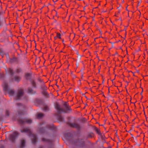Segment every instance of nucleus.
I'll use <instances>...</instances> for the list:
<instances>
[{
    "label": "nucleus",
    "mask_w": 148,
    "mask_h": 148,
    "mask_svg": "<svg viewBox=\"0 0 148 148\" xmlns=\"http://www.w3.org/2000/svg\"><path fill=\"white\" fill-rule=\"evenodd\" d=\"M128 5L126 7V10L128 11V17H129V11L127 9V7H128Z\"/></svg>",
    "instance_id": "obj_33"
},
{
    "label": "nucleus",
    "mask_w": 148,
    "mask_h": 148,
    "mask_svg": "<svg viewBox=\"0 0 148 148\" xmlns=\"http://www.w3.org/2000/svg\"><path fill=\"white\" fill-rule=\"evenodd\" d=\"M141 88L142 89V91L140 93V95H141L142 96V93H143V88Z\"/></svg>",
    "instance_id": "obj_40"
},
{
    "label": "nucleus",
    "mask_w": 148,
    "mask_h": 148,
    "mask_svg": "<svg viewBox=\"0 0 148 148\" xmlns=\"http://www.w3.org/2000/svg\"><path fill=\"white\" fill-rule=\"evenodd\" d=\"M17 105L18 108L22 110L23 109H24L26 107L25 105L19 103H17Z\"/></svg>",
    "instance_id": "obj_12"
},
{
    "label": "nucleus",
    "mask_w": 148,
    "mask_h": 148,
    "mask_svg": "<svg viewBox=\"0 0 148 148\" xmlns=\"http://www.w3.org/2000/svg\"><path fill=\"white\" fill-rule=\"evenodd\" d=\"M94 130H95L96 132L99 135H101V133L100 132V130L98 128L96 127H95L94 128Z\"/></svg>",
    "instance_id": "obj_16"
},
{
    "label": "nucleus",
    "mask_w": 148,
    "mask_h": 148,
    "mask_svg": "<svg viewBox=\"0 0 148 148\" xmlns=\"http://www.w3.org/2000/svg\"><path fill=\"white\" fill-rule=\"evenodd\" d=\"M20 131L21 132L26 133L28 136H31V139L33 143L34 144L36 142L37 139V136L35 134L32 133L29 128H23L21 129Z\"/></svg>",
    "instance_id": "obj_1"
},
{
    "label": "nucleus",
    "mask_w": 148,
    "mask_h": 148,
    "mask_svg": "<svg viewBox=\"0 0 148 148\" xmlns=\"http://www.w3.org/2000/svg\"><path fill=\"white\" fill-rule=\"evenodd\" d=\"M74 147L79 148H84L86 147L85 142L82 139H77L74 140L73 143Z\"/></svg>",
    "instance_id": "obj_3"
},
{
    "label": "nucleus",
    "mask_w": 148,
    "mask_h": 148,
    "mask_svg": "<svg viewBox=\"0 0 148 148\" xmlns=\"http://www.w3.org/2000/svg\"><path fill=\"white\" fill-rule=\"evenodd\" d=\"M7 143L6 141H0V148H4Z\"/></svg>",
    "instance_id": "obj_11"
},
{
    "label": "nucleus",
    "mask_w": 148,
    "mask_h": 148,
    "mask_svg": "<svg viewBox=\"0 0 148 148\" xmlns=\"http://www.w3.org/2000/svg\"><path fill=\"white\" fill-rule=\"evenodd\" d=\"M41 88H42V89L43 90L47 89V87L44 85H42L41 86Z\"/></svg>",
    "instance_id": "obj_24"
},
{
    "label": "nucleus",
    "mask_w": 148,
    "mask_h": 148,
    "mask_svg": "<svg viewBox=\"0 0 148 148\" xmlns=\"http://www.w3.org/2000/svg\"><path fill=\"white\" fill-rule=\"evenodd\" d=\"M115 135L116 136H117V131H116V133L115 134Z\"/></svg>",
    "instance_id": "obj_41"
},
{
    "label": "nucleus",
    "mask_w": 148,
    "mask_h": 148,
    "mask_svg": "<svg viewBox=\"0 0 148 148\" xmlns=\"http://www.w3.org/2000/svg\"><path fill=\"white\" fill-rule=\"evenodd\" d=\"M143 134V135H144V137L143 138H144V137H145V135H144V133H140V135H141V134Z\"/></svg>",
    "instance_id": "obj_43"
},
{
    "label": "nucleus",
    "mask_w": 148,
    "mask_h": 148,
    "mask_svg": "<svg viewBox=\"0 0 148 148\" xmlns=\"http://www.w3.org/2000/svg\"><path fill=\"white\" fill-rule=\"evenodd\" d=\"M112 25H114L116 26V25L115 24H114V23H112Z\"/></svg>",
    "instance_id": "obj_54"
},
{
    "label": "nucleus",
    "mask_w": 148,
    "mask_h": 148,
    "mask_svg": "<svg viewBox=\"0 0 148 148\" xmlns=\"http://www.w3.org/2000/svg\"><path fill=\"white\" fill-rule=\"evenodd\" d=\"M121 31L123 32V33L125 35V37L124 38V39H125L126 38V29H125V30H122Z\"/></svg>",
    "instance_id": "obj_20"
},
{
    "label": "nucleus",
    "mask_w": 148,
    "mask_h": 148,
    "mask_svg": "<svg viewBox=\"0 0 148 148\" xmlns=\"http://www.w3.org/2000/svg\"><path fill=\"white\" fill-rule=\"evenodd\" d=\"M139 12H140V14H141V13H140V11L139 10Z\"/></svg>",
    "instance_id": "obj_60"
},
{
    "label": "nucleus",
    "mask_w": 148,
    "mask_h": 148,
    "mask_svg": "<svg viewBox=\"0 0 148 148\" xmlns=\"http://www.w3.org/2000/svg\"><path fill=\"white\" fill-rule=\"evenodd\" d=\"M135 73V72H132V73L133 74V76H135V75L134 74V73Z\"/></svg>",
    "instance_id": "obj_44"
},
{
    "label": "nucleus",
    "mask_w": 148,
    "mask_h": 148,
    "mask_svg": "<svg viewBox=\"0 0 148 148\" xmlns=\"http://www.w3.org/2000/svg\"><path fill=\"white\" fill-rule=\"evenodd\" d=\"M144 115L145 116V117H146V120L147 121V116L146 115V114H145V112H144Z\"/></svg>",
    "instance_id": "obj_35"
},
{
    "label": "nucleus",
    "mask_w": 148,
    "mask_h": 148,
    "mask_svg": "<svg viewBox=\"0 0 148 148\" xmlns=\"http://www.w3.org/2000/svg\"><path fill=\"white\" fill-rule=\"evenodd\" d=\"M143 95L142 96V97H141V100H142V99H143Z\"/></svg>",
    "instance_id": "obj_51"
},
{
    "label": "nucleus",
    "mask_w": 148,
    "mask_h": 148,
    "mask_svg": "<svg viewBox=\"0 0 148 148\" xmlns=\"http://www.w3.org/2000/svg\"><path fill=\"white\" fill-rule=\"evenodd\" d=\"M106 120L105 119V120H104V121L105 122H106Z\"/></svg>",
    "instance_id": "obj_64"
},
{
    "label": "nucleus",
    "mask_w": 148,
    "mask_h": 148,
    "mask_svg": "<svg viewBox=\"0 0 148 148\" xmlns=\"http://www.w3.org/2000/svg\"><path fill=\"white\" fill-rule=\"evenodd\" d=\"M102 96L104 97H105V96H104V94H103V92H102Z\"/></svg>",
    "instance_id": "obj_42"
},
{
    "label": "nucleus",
    "mask_w": 148,
    "mask_h": 148,
    "mask_svg": "<svg viewBox=\"0 0 148 148\" xmlns=\"http://www.w3.org/2000/svg\"><path fill=\"white\" fill-rule=\"evenodd\" d=\"M42 140L44 142L46 143H51L52 142L51 140L44 138L42 139Z\"/></svg>",
    "instance_id": "obj_15"
},
{
    "label": "nucleus",
    "mask_w": 148,
    "mask_h": 148,
    "mask_svg": "<svg viewBox=\"0 0 148 148\" xmlns=\"http://www.w3.org/2000/svg\"><path fill=\"white\" fill-rule=\"evenodd\" d=\"M113 125H114L115 126V127H116V125L115 124H113Z\"/></svg>",
    "instance_id": "obj_53"
},
{
    "label": "nucleus",
    "mask_w": 148,
    "mask_h": 148,
    "mask_svg": "<svg viewBox=\"0 0 148 148\" xmlns=\"http://www.w3.org/2000/svg\"><path fill=\"white\" fill-rule=\"evenodd\" d=\"M135 85L136 86H135V87H136V84H135Z\"/></svg>",
    "instance_id": "obj_63"
},
{
    "label": "nucleus",
    "mask_w": 148,
    "mask_h": 148,
    "mask_svg": "<svg viewBox=\"0 0 148 148\" xmlns=\"http://www.w3.org/2000/svg\"><path fill=\"white\" fill-rule=\"evenodd\" d=\"M48 109H49V108H48V106H45L44 108H43V110H44L45 111H48Z\"/></svg>",
    "instance_id": "obj_22"
},
{
    "label": "nucleus",
    "mask_w": 148,
    "mask_h": 148,
    "mask_svg": "<svg viewBox=\"0 0 148 148\" xmlns=\"http://www.w3.org/2000/svg\"><path fill=\"white\" fill-rule=\"evenodd\" d=\"M19 133L16 132H15L9 135V139L10 141L12 143H14L16 139L19 136Z\"/></svg>",
    "instance_id": "obj_6"
},
{
    "label": "nucleus",
    "mask_w": 148,
    "mask_h": 148,
    "mask_svg": "<svg viewBox=\"0 0 148 148\" xmlns=\"http://www.w3.org/2000/svg\"><path fill=\"white\" fill-rule=\"evenodd\" d=\"M132 72V73L133 72H132V71H129V72Z\"/></svg>",
    "instance_id": "obj_58"
},
{
    "label": "nucleus",
    "mask_w": 148,
    "mask_h": 148,
    "mask_svg": "<svg viewBox=\"0 0 148 148\" xmlns=\"http://www.w3.org/2000/svg\"><path fill=\"white\" fill-rule=\"evenodd\" d=\"M3 86L4 92H7L10 95H14V90L8 88V85L6 82H4L3 85Z\"/></svg>",
    "instance_id": "obj_5"
},
{
    "label": "nucleus",
    "mask_w": 148,
    "mask_h": 148,
    "mask_svg": "<svg viewBox=\"0 0 148 148\" xmlns=\"http://www.w3.org/2000/svg\"><path fill=\"white\" fill-rule=\"evenodd\" d=\"M0 54L1 56H3L5 54L3 51H1L0 53Z\"/></svg>",
    "instance_id": "obj_29"
},
{
    "label": "nucleus",
    "mask_w": 148,
    "mask_h": 148,
    "mask_svg": "<svg viewBox=\"0 0 148 148\" xmlns=\"http://www.w3.org/2000/svg\"><path fill=\"white\" fill-rule=\"evenodd\" d=\"M137 2H138V5H137V7L138 6H139L140 5V3H141V0H140V1H137Z\"/></svg>",
    "instance_id": "obj_31"
},
{
    "label": "nucleus",
    "mask_w": 148,
    "mask_h": 148,
    "mask_svg": "<svg viewBox=\"0 0 148 148\" xmlns=\"http://www.w3.org/2000/svg\"><path fill=\"white\" fill-rule=\"evenodd\" d=\"M44 116V115L42 113H40L38 114L37 115L38 118H41Z\"/></svg>",
    "instance_id": "obj_19"
},
{
    "label": "nucleus",
    "mask_w": 148,
    "mask_h": 148,
    "mask_svg": "<svg viewBox=\"0 0 148 148\" xmlns=\"http://www.w3.org/2000/svg\"><path fill=\"white\" fill-rule=\"evenodd\" d=\"M29 74H27V76H29Z\"/></svg>",
    "instance_id": "obj_57"
},
{
    "label": "nucleus",
    "mask_w": 148,
    "mask_h": 148,
    "mask_svg": "<svg viewBox=\"0 0 148 148\" xmlns=\"http://www.w3.org/2000/svg\"><path fill=\"white\" fill-rule=\"evenodd\" d=\"M114 86H115V87H117V88H118V86H116L115 85V84H114Z\"/></svg>",
    "instance_id": "obj_50"
},
{
    "label": "nucleus",
    "mask_w": 148,
    "mask_h": 148,
    "mask_svg": "<svg viewBox=\"0 0 148 148\" xmlns=\"http://www.w3.org/2000/svg\"><path fill=\"white\" fill-rule=\"evenodd\" d=\"M6 115L7 116L9 115V112L8 111L6 110Z\"/></svg>",
    "instance_id": "obj_30"
},
{
    "label": "nucleus",
    "mask_w": 148,
    "mask_h": 148,
    "mask_svg": "<svg viewBox=\"0 0 148 148\" xmlns=\"http://www.w3.org/2000/svg\"><path fill=\"white\" fill-rule=\"evenodd\" d=\"M120 12H121L120 10H119L118 12L117 13V14H119L120 13Z\"/></svg>",
    "instance_id": "obj_37"
},
{
    "label": "nucleus",
    "mask_w": 148,
    "mask_h": 148,
    "mask_svg": "<svg viewBox=\"0 0 148 148\" xmlns=\"http://www.w3.org/2000/svg\"><path fill=\"white\" fill-rule=\"evenodd\" d=\"M143 111H144V112H145V108H144V107H143Z\"/></svg>",
    "instance_id": "obj_46"
},
{
    "label": "nucleus",
    "mask_w": 148,
    "mask_h": 148,
    "mask_svg": "<svg viewBox=\"0 0 148 148\" xmlns=\"http://www.w3.org/2000/svg\"><path fill=\"white\" fill-rule=\"evenodd\" d=\"M9 72L11 75H13L14 73L13 70L11 69H9L8 70Z\"/></svg>",
    "instance_id": "obj_21"
},
{
    "label": "nucleus",
    "mask_w": 148,
    "mask_h": 148,
    "mask_svg": "<svg viewBox=\"0 0 148 148\" xmlns=\"http://www.w3.org/2000/svg\"><path fill=\"white\" fill-rule=\"evenodd\" d=\"M117 89L119 91V93H120V92L119 91V89L118 88H117Z\"/></svg>",
    "instance_id": "obj_49"
},
{
    "label": "nucleus",
    "mask_w": 148,
    "mask_h": 148,
    "mask_svg": "<svg viewBox=\"0 0 148 148\" xmlns=\"http://www.w3.org/2000/svg\"><path fill=\"white\" fill-rule=\"evenodd\" d=\"M69 124L71 127H75L78 130H80L82 128V126L77 123H70Z\"/></svg>",
    "instance_id": "obj_7"
},
{
    "label": "nucleus",
    "mask_w": 148,
    "mask_h": 148,
    "mask_svg": "<svg viewBox=\"0 0 148 148\" xmlns=\"http://www.w3.org/2000/svg\"><path fill=\"white\" fill-rule=\"evenodd\" d=\"M55 107L59 114H61L62 112L67 113L70 112L71 111V109L69 106L64 107V109H62L61 108L60 104L58 103H55Z\"/></svg>",
    "instance_id": "obj_2"
},
{
    "label": "nucleus",
    "mask_w": 148,
    "mask_h": 148,
    "mask_svg": "<svg viewBox=\"0 0 148 148\" xmlns=\"http://www.w3.org/2000/svg\"><path fill=\"white\" fill-rule=\"evenodd\" d=\"M6 56L7 57V58H9V55L7 54H5Z\"/></svg>",
    "instance_id": "obj_38"
},
{
    "label": "nucleus",
    "mask_w": 148,
    "mask_h": 148,
    "mask_svg": "<svg viewBox=\"0 0 148 148\" xmlns=\"http://www.w3.org/2000/svg\"><path fill=\"white\" fill-rule=\"evenodd\" d=\"M139 125H138V126L136 127H137V128H139Z\"/></svg>",
    "instance_id": "obj_55"
},
{
    "label": "nucleus",
    "mask_w": 148,
    "mask_h": 148,
    "mask_svg": "<svg viewBox=\"0 0 148 148\" xmlns=\"http://www.w3.org/2000/svg\"><path fill=\"white\" fill-rule=\"evenodd\" d=\"M57 38V36H56V37H54V39H56Z\"/></svg>",
    "instance_id": "obj_47"
},
{
    "label": "nucleus",
    "mask_w": 148,
    "mask_h": 148,
    "mask_svg": "<svg viewBox=\"0 0 148 148\" xmlns=\"http://www.w3.org/2000/svg\"><path fill=\"white\" fill-rule=\"evenodd\" d=\"M28 92L31 94H34L36 93V92L33 90L31 87H29L28 89Z\"/></svg>",
    "instance_id": "obj_14"
},
{
    "label": "nucleus",
    "mask_w": 148,
    "mask_h": 148,
    "mask_svg": "<svg viewBox=\"0 0 148 148\" xmlns=\"http://www.w3.org/2000/svg\"><path fill=\"white\" fill-rule=\"evenodd\" d=\"M44 123L43 122L40 123L39 125L38 131L41 133H45L47 134L46 133L47 129L48 128L49 130H52L53 129V127L52 125H47L45 127H41Z\"/></svg>",
    "instance_id": "obj_4"
},
{
    "label": "nucleus",
    "mask_w": 148,
    "mask_h": 148,
    "mask_svg": "<svg viewBox=\"0 0 148 148\" xmlns=\"http://www.w3.org/2000/svg\"><path fill=\"white\" fill-rule=\"evenodd\" d=\"M135 85L136 86H135V87H136V84H135Z\"/></svg>",
    "instance_id": "obj_62"
},
{
    "label": "nucleus",
    "mask_w": 148,
    "mask_h": 148,
    "mask_svg": "<svg viewBox=\"0 0 148 148\" xmlns=\"http://www.w3.org/2000/svg\"><path fill=\"white\" fill-rule=\"evenodd\" d=\"M125 116H126V118H127V120H128V119L129 118V116L128 115H127V114H125Z\"/></svg>",
    "instance_id": "obj_39"
},
{
    "label": "nucleus",
    "mask_w": 148,
    "mask_h": 148,
    "mask_svg": "<svg viewBox=\"0 0 148 148\" xmlns=\"http://www.w3.org/2000/svg\"><path fill=\"white\" fill-rule=\"evenodd\" d=\"M9 59H10V61L11 63L14 62L15 60V58L10 59L9 58Z\"/></svg>",
    "instance_id": "obj_26"
},
{
    "label": "nucleus",
    "mask_w": 148,
    "mask_h": 148,
    "mask_svg": "<svg viewBox=\"0 0 148 148\" xmlns=\"http://www.w3.org/2000/svg\"><path fill=\"white\" fill-rule=\"evenodd\" d=\"M59 119L61 121H62L64 120L63 118L61 116H59Z\"/></svg>",
    "instance_id": "obj_28"
},
{
    "label": "nucleus",
    "mask_w": 148,
    "mask_h": 148,
    "mask_svg": "<svg viewBox=\"0 0 148 148\" xmlns=\"http://www.w3.org/2000/svg\"><path fill=\"white\" fill-rule=\"evenodd\" d=\"M45 90H43V91L42 92V93L44 95L47 96L48 95V94Z\"/></svg>",
    "instance_id": "obj_23"
},
{
    "label": "nucleus",
    "mask_w": 148,
    "mask_h": 148,
    "mask_svg": "<svg viewBox=\"0 0 148 148\" xmlns=\"http://www.w3.org/2000/svg\"><path fill=\"white\" fill-rule=\"evenodd\" d=\"M120 40H119L118 42H120Z\"/></svg>",
    "instance_id": "obj_61"
},
{
    "label": "nucleus",
    "mask_w": 148,
    "mask_h": 148,
    "mask_svg": "<svg viewBox=\"0 0 148 148\" xmlns=\"http://www.w3.org/2000/svg\"><path fill=\"white\" fill-rule=\"evenodd\" d=\"M114 16L116 17H118V16L116 15V13H115V15H114Z\"/></svg>",
    "instance_id": "obj_48"
},
{
    "label": "nucleus",
    "mask_w": 148,
    "mask_h": 148,
    "mask_svg": "<svg viewBox=\"0 0 148 148\" xmlns=\"http://www.w3.org/2000/svg\"><path fill=\"white\" fill-rule=\"evenodd\" d=\"M21 79V78L18 76H15L14 77L15 80L17 82H18Z\"/></svg>",
    "instance_id": "obj_18"
},
{
    "label": "nucleus",
    "mask_w": 148,
    "mask_h": 148,
    "mask_svg": "<svg viewBox=\"0 0 148 148\" xmlns=\"http://www.w3.org/2000/svg\"><path fill=\"white\" fill-rule=\"evenodd\" d=\"M18 121L19 123L21 124H23L25 123H26L29 124L31 123H32V120L31 119H27L25 121L21 119H19Z\"/></svg>",
    "instance_id": "obj_9"
},
{
    "label": "nucleus",
    "mask_w": 148,
    "mask_h": 148,
    "mask_svg": "<svg viewBox=\"0 0 148 148\" xmlns=\"http://www.w3.org/2000/svg\"><path fill=\"white\" fill-rule=\"evenodd\" d=\"M57 38H61V34L60 33H57Z\"/></svg>",
    "instance_id": "obj_25"
},
{
    "label": "nucleus",
    "mask_w": 148,
    "mask_h": 148,
    "mask_svg": "<svg viewBox=\"0 0 148 148\" xmlns=\"http://www.w3.org/2000/svg\"><path fill=\"white\" fill-rule=\"evenodd\" d=\"M18 114L19 115H22L23 114V112H18Z\"/></svg>",
    "instance_id": "obj_34"
},
{
    "label": "nucleus",
    "mask_w": 148,
    "mask_h": 148,
    "mask_svg": "<svg viewBox=\"0 0 148 148\" xmlns=\"http://www.w3.org/2000/svg\"><path fill=\"white\" fill-rule=\"evenodd\" d=\"M26 140L24 139H22L21 140V145L22 147H24L25 146Z\"/></svg>",
    "instance_id": "obj_13"
},
{
    "label": "nucleus",
    "mask_w": 148,
    "mask_h": 148,
    "mask_svg": "<svg viewBox=\"0 0 148 148\" xmlns=\"http://www.w3.org/2000/svg\"><path fill=\"white\" fill-rule=\"evenodd\" d=\"M135 119H136V118H135L134 119H133L132 120V122H133L134 121V120H135Z\"/></svg>",
    "instance_id": "obj_45"
},
{
    "label": "nucleus",
    "mask_w": 148,
    "mask_h": 148,
    "mask_svg": "<svg viewBox=\"0 0 148 148\" xmlns=\"http://www.w3.org/2000/svg\"><path fill=\"white\" fill-rule=\"evenodd\" d=\"M87 137L88 138H92V135L90 134H89Z\"/></svg>",
    "instance_id": "obj_32"
},
{
    "label": "nucleus",
    "mask_w": 148,
    "mask_h": 148,
    "mask_svg": "<svg viewBox=\"0 0 148 148\" xmlns=\"http://www.w3.org/2000/svg\"><path fill=\"white\" fill-rule=\"evenodd\" d=\"M104 137L102 135V148H112L110 146H108L107 147H104V146L105 145V144H107L108 143H106L105 140H103Z\"/></svg>",
    "instance_id": "obj_10"
},
{
    "label": "nucleus",
    "mask_w": 148,
    "mask_h": 148,
    "mask_svg": "<svg viewBox=\"0 0 148 148\" xmlns=\"http://www.w3.org/2000/svg\"><path fill=\"white\" fill-rule=\"evenodd\" d=\"M23 91L20 90H19L18 92L15 97L16 99L18 100L21 99V97L23 96Z\"/></svg>",
    "instance_id": "obj_8"
},
{
    "label": "nucleus",
    "mask_w": 148,
    "mask_h": 148,
    "mask_svg": "<svg viewBox=\"0 0 148 148\" xmlns=\"http://www.w3.org/2000/svg\"><path fill=\"white\" fill-rule=\"evenodd\" d=\"M106 12V11H102V12Z\"/></svg>",
    "instance_id": "obj_59"
},
{
    "label": "nucleus",
    "mask_w": 148,
    "mask_h": 148,
    "mask_svg": "<svg viewBox=\"0 0 148 148\" xmlns=\"http://www.w3.org/2000/svg\"><path fill=\"white\" fill-rule=\"evenodd\" d=\"M64 106V107H67L68 106H69L68 104V103L67 102H65L63 104Z\"/></svg>",
    "instance_id": "obj_27"
},
{
    "label": "nucleus",
    "mask_w": 148,
    "mask_h": 148,
    "mask_svg": "<svg viewBox=\"0 0 148 148\" xmlns=\"http://www.w3.org/2000/svg\"><path fill=\"white\" fill-rule=\"evenodd\" d=\"M31 84L32 86H33L34 87L36 88V84L35 82L33 80H31Z\"/></svg>",
    "instance_id": "obj_17"
},
{
    "label": "nucleus",
    "mask_w": 148,
    "mask_h": 148,
    "mask_svg": "<svg viewBox=\"0 0 148 148\" xmlns=\"http://www.w3.org/2000/svg\"><path fill=\"white\" fill-rule=\"evenodd\" d=\"M104 80V79H103V80H102V84Z\"/></svg>",
    "instance_id": "obj_56"
},
{
    "label": "nucleus",
    "mask_w": 148,
    "mask_h": 148,
    "mask_svg": "<svg viewBox=\"0 0 148 148\" xmlns=\"http://www.w3.org/2000/svg\"><path fill=\"white\" fill-rule=\"evenodd\" d=\"M118 54V52H117V51H116V52H115V53H114V55H113V56H115V55H117V54Z\"/></svg>",
    "instance_id": "obj_36"
},
{
    "label": "nucleus",
    "mask_w": 148,
    "mask_h": 148,
    "mask_svg": "<svg viewBox=\"0 0 148 148\" xmlns=\"http://www.w3.org/2000/svg\"><path fill=\"white\" fill-rule=\"evenodd\" d=\"M139 70H138V71H137V72L138 73H139Z\"/></svg>",
    "instance_id": "obj_52"
}]
</instances>
